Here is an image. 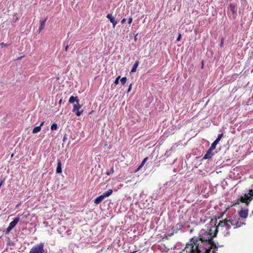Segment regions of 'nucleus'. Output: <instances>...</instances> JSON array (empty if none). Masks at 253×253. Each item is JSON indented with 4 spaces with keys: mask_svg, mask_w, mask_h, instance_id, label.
Here are the masks:
<instances>
[{
    "mask_svg": "<svg viewBox=\"0 0 253 253\" xmlns=\"http://www.w3.org/2000/svg\"><path fill=\"white\" fill-rule=\"evenodd\" d=\"M105 193L106 196L109 197L113 193V190L112 189H109L108 191H106Z\"/></svg>",
    "mask_w": 253,
    "mask_h": 253,
    "instance_id": "obj_24",
    "label": "nucleus"
},
{
    "mask_svg": "<svg viewBox=\"0 0 253 253\" xmlns=\"http://www.w3.org/2000/svg\"><path fill=\"white\" fill-rule=\"evenodd\" d=\"M58 128L57 125L56 123H53L51 126V130H54Z\"/></svg>",
    "mask_w": 253,
    "mask_h": 253,
    "instance_id": "obj_21",
    "label": "nucleus"
},
{
    "mask_svg": "<svg viewBox=\"0 0 253 253\" xmlns=\"http://www.w3.org/2000/svg\"><path fill=\"white\" fill-rule=\"evenodd\" d=\"M1 45L5 46L6 44H4L3 42L1 43Z\"/></svg>",
    "mask_w": 253,
    "mask_h": 253,
    "instance_id": "obj_39",
    "label": "nucleus"
},
{
    "mask_svg": "<svg viewBox=\"0 0 253 253\" xmlns=\"http://www.w3.org/2000/svg\"><path fill=\"white\" fill-rule=\"evenodd\" d=\"M83 112V110H82V111H79V110L77 111V112H75V113H76V115L77 116H81V114H82Z\"/></svg>",
    "mask_w": 253,
    "mask_h": 253,
    "instance_id": "obj_28",
    "label": "nucleus"
},
{
    "mask_svg": "<svg viewBox=\"0 0 253 253\" xmlns=\"http://www.w3.org/2000/svg\"><path fill=\"white\" fill-rule=\"evenodd\" d=\"M29 253H50L44 252V243H40L35 245L30 250Z\"/></svg>",
    "mask_w": 253,
    "mask_h": 253,
    "instance_id": "obj_4",
    "label": "nucleus"
},
{
    "mask_svg": "<svg viewBox=\"0 0 253 253\" xmlns=\"http://www.w3.org/2000/svg\"><path fill=\"white\" fill-rule=\"evenodd\" d=\"M239 219H237L236 217H230L229 219H224V221H227V224L232 225L234 226V228L240 227L242 226V225L245 224L244 222H242L241 221H239Z\"/></svg>",
    "mask_w": 253,
    "mask_h": 253,
    "instance_id": "obj_3",
    "label": "nucleus"
},
{
    "mask_svg": "<svg viewBox=\"0 0 253 253\" xmlns=\"http://www.w3.org/2000/svg\"><path fill=\"white\" fill-rule=\"evenodd\" d=\"M239 214L242 218H246L248 215V210L247 209L242 208L241 211L239 212Z\"/></svg>",
    "mask_w": 253,
    "mask_h": 253,
    "instance_id": "obj_5",
    "label": "nucleus"
},
{
    "mask_svg": "<svg viewBox=\"0 0 253 253\" xmlns=\"http://www.w3.org/2000/svg\"><path fill=\"white\" fill-rule=\"evenodd\" d=\"M213 150V149H211V148L210 147V148L207 151L206 154L204 156L203 159H209L211 158L213 155V153H212V151Z\"/></svg>",
    "mask_w": 253,
    "mask_h": 253,
    "instance_id": "obj_7",
    "label": "nucleus"
},
{
    "mask_svg": "<svg viewBox=\"0 0 253 253\" xmlns=\"http://www.w3.org/2000/svg\"><path fill=\"white\" fill-rule=\"evenodd\" d=\"M223 41L222 40L221 42V46L222 45V44H223Z\"/></svg>",
    "mask_w": 253,
    "mask_h": 253,
    "instance_id": "obj_41",
    "label": "nucleus"
},
{
    "mask_svg": "<svg viewBox=\"0 0 253 253\" xmlns=\"http://www.w3.org/2000/svg\"><path fill=\"white\" fill-rule=\"evenodd\" d=\"M136 40H137V38H136V36L134 37V40H135V41H136Z\"/></svg>",
    "mask_w": 253,
    "mask_h": 253,
    "instance_id": "obj_42",
    "label": "nucleus"
},
{
    "mask_svg": "<svg viewBox=\"0 0 253 253\" xmlns=\"http://www.w3.org/2000/svg\"><path fill=\"white\" fill-rule=\"evenodd\" d=\"M226 221H220L215 227V232L220 231L224 236L229 235V229L231 228L230 224H227Z\"/></svg>",
    "mask_w": 253,
    "mask_h": 253,
    "instance_id": "obj_2",
    "label": "nucleus"
},
{
    "mask_svg": "<svg viewBox=\"0 0 253 253\" xmlns=\"http://www.w3.org/2000/svg\"><path fill=\"white\" fill-rule=\"evenodd\" d=\"M17 15H17V13H15V14H14V17H15V21H14V22H16V21H17L19 20V17H18Z\"/></svg>",
    "mask_w": 253,
    "mask_h": 253,
    "instance_id": "obj_31",
    "label": "nucleus"
},
{
    "mask_svg": "<svg viewBox=\"0 0 253 253\" xmlns=\"http://www.w3.org/2000/svg\"><path fill=\"white\" fill-rule=\"evenodd\" d=\"M82 107V105L79 104V102L76 103L75 104H74L73 106V109L72 111L73 112H76V111H78L81 109Z\"/></svg>",
    "mask_w": 253,
    "mask_h": 253,
    "instance_id": "obj_13",
    "label": "nucleus"
},
{
    "mask_svg": "<svg viewBox=\"0 0 253 253\" xmlns=\"http://www.w3.org/2000/svg\"><path fill=\"white\" fill-rule=\"evenodd\" d=\"M181 34H179L178 37H177V38L176 39V41H179L180 40V39H181Z\"/></svg>",
    "mask_w": 253,
    "mask_h": 253,
    "instance_id": "obj_34",
    "label": "nucleus"
},
{
    "mask_svg": "<svg viewBox=\"0 0 253 253\" xmlns=\"http://www.w3.org/2000/svg\"><path fill=\"white\" fill-rule=\"evenodd\" d=\"M12 229V228L8 226L5 230V234H8Z\"/></svg>",
    "mask_w": 253,
    "mask_h": 253,
    "instance_id": "obj_26",
    "label": "nucleus"
},
{
    "mask_svg": "<svg viewBox=\"0 0 253 253\" xmlns=\"http://www.w3.org/2000/svg\"><path fill=\"white\" fill-rule=\"evenodd\" d=\"M253 198V189H250L248 193Z\"/></svg>",
    "mask_w": 253,
    "mask_h": 253,
    "instance_id": "obj_29",
    "label": "nucleus"
},
{
    "mask_svg": "<svg viewBox=\"0 0 253 253\" xmlns=\"http://www.w3.org/2000/svg\"><path fill=\"white\" fill-rule=\"evenodd\" d=\"M148 160V157H146L142 161V162H141V165L144 166V165L145 164V163H146V162Z\"/></svg>",
    "mask_w": 253,
    "mask_h": 253,
    "instance_id": "obj_30",
    "label": "nucleus"
},
{
    "mask_svg": "<svg viewBox=\"0 0 253 253\" xmlns=\"http://www.w3.org/2000/svg\"><path fill=\"white\" fill-rule=\"evenodd\" d=\"M126 77H123L121 79V82L123 85H124L126 83Z\"/></svg>",
    "mask_w": 253,
    "mask_h": 253,
    "instance_id": "obj_23",
    "label": "nucleus"
},
{
    "mask_svg": "<svg viewBox=\"0 0 253 253\" xmlns=\"http://www.w3.org/2000/svg\"><path fill=\"white\" fill-rule=\"evenodd\" d=\"M114 172L113 168H112L109 171L106 172V174L109 175Z\"/></svg>",
    "mask_w": 253,
    "mask_h": 253,
    "instance_id": "obj_25",
    "label": "nucleus"
},
{
    "mask_svg": "<svg viewBox=\"0 0 253 253\" xmlns=\"http://www.w3.org/2000/svg\"><path fill=\"white\" fill-rule=\"evenodd\" d=\"M47 17H46L44 19H41L40 20V26L39 28V32H41L42 30L44 28L46 21L47 20Z\"/></svg>",
    "mask_w": 253,
    "mask_h": 253,
    "instance_id": "obj_9",
    "label": "nucleus"
},
{
    "mask_svg": "<svg viewBox=\"0 0 253 253\" xmlns=\"http://www.w3.org/2000/svg\"><path fill=\"white\" fill-rule=\"evenodd\" d=\"M62 102V99H60V101H59V103H61Z\"/></svg>",
    "mask_w": 253,
    "mask_h": 253,
    "instance_id": "obj_43",
    "label": "nucleus"
},
{
    "mask_svg": "<svg viewBox=\"0 0 253 253\" xmlns=\"http://www.w3.org/2000/svg\"><path fill=\"white\" fill-rule=\"evenodd\" d=\"M139 64V61L138 60L136 61L133 65V67L131 70V72L133 73L135 72L136 70V69L138 66Z\"/></svg>",
    "mask_w": 253,
    "mask_h": 253,
    "instance_id": "obj_16",
    "label": "nucleus"
},
{
    "mask_svg": "<svg viewBox=\"0 0 253 253\" xmlns=\"http://www.w3.org/2000/svg\"><path fill=\"white\" fill-rule=\"evenodd\" d=\"M173 152V151L172 148H171L169 150L166 151L165 156L167 157H168L170 155L171 153H172Z\"/></svg>",
    "mask_w": 253,
    "mask_h": 253,
    "instance_id": "obj_19",
    "label": "nucleus"
},
{
    "mask_svg": "<svg viewBox=\"0 0 253 253\" xmlns=\"http://www.w3.org/2000/svg\"><path fill=\"white\" fill-rule=\"evenodd\" d=\"M66 139H67V137H66V135H64V136L63 137V142H65Z\"/></svg>",
    "mask_w": 253,
    "mask_h": 253,
    "instance_id": "obj_38",
    "label": "nucleus"
},
{
    "mask_svg": "<svg viewBox=\"0 0 253 253\" xmlns=\"http://www.w3.org/2000/svg\"><path fill=\"white\" fill-rule=\"evenodd\" d=\"M132 22V18L131 17H130L128 19V23L129 24H130Z\"/></svg>",
    "mask_w": 253,
    "mask_h": 253,
    "instance_id": "obj_32",
    "label": "nucleus"
},
{
    "mask_svg": "<svg viewBox=\"0 0 253 253\" xmlns=\"http://www.w3.org/2000/svg\"><path fill=\"white\" fill-rule=\"evenodd\" d=\"M143 166V165L140 164V166L135 170V172H137V171L139 170Z\"/></svg>",
    "mask_w": 253,
    "mask_h": 253,
    "instance_id": "obj_33",
    "label": "nucleus"
},
{
    "mask_svg": "<svg viewBox=\"0 0 253 253\" xmlns=\"http://www.w3.org/2000/svg\"><path fill=\"white\" fill-rule=\"evenodd\" d=\"M43 124L44 122H42L40 126L35 127L32 132L33 133H37L39 132L41 130V126L43 125Z\"/></svg>",
    "mask_w": 253,
    "mask_h": 253,
    "instance_id": "obj_12",
    "label": "nucleus"
},
{
    "mask_svg": "<svg viewBox=\"0 0 253 253\" xmlns=\"http://www.w3.org/2000/svg\"><path fill=\"white\" fill-rule=\"evenodd\" d=\"M239 202L246 203L247 204V206H248V204L247 202L246 201V199L244 197H243V195L241 196L240 197V198L237 200V204H239Z\"/></svg>",
    "mask_w": 253,
    "mask_h": 253,
    "instance_id": "obj_17",
    "label": "nucleus"
},
{
    "mask_svg": "<svg viewBox=\"0 0 253 253\" xmlns=\"http://www.w3.org/2000/svg\"><path fill=\"white\" fill-rule=\"evenodd\" d=\"M216 234L215 227L202 229L199 237L192 238L180 253H216L218 247H220L212 242Z\"/></svg>",
    "mask_w": 253,
    "mask_h": 253,
    "instance_id": "obj_1",
    "label": "nucleus"
},
{
    "mask_svg": "<svg viewBox=\"0 0 253 253\" xmlns=\"http://www.w3.org/2000/svg\"><path fill=\"white\" fill-rule=\"evenodd\" d=\"M218 142L217 141H216L215 140L213 141V142L211 144L210 148L211 149L214 150L215 149L216 146Z\"/></svg>",
    "mask_w": 253,
    "mask_h": 253,
    "instance_id": "obj_20",
    "label": "nucleus"
},
{
    "mask_svg": "<svg viewBox=\"0 0 253 253\" xmlns=\"http://www.w3.org/2000/svg\"><path fill=\"white\" fill-rule=\"evenodd\" d=\"M243 197H244L246 199V200L248 204L253 199L252 197L248 193H245L243 195Z\"/></svg>",
    "mask_w": 253,
    "mask_h": 253,
    "instance_id": "obj_15",
    "label": "nucleus"
},
{
    "mask_svg": "<svg viewBox=\"0 0 253 253\" xmlns=\"http://www.w3.org/2000/svg\"><path fill=\"white\" fill-rule=\"evenodd\" d=\"M104 198L103 197V196L101 195L100 196L97 197L94 200V203L96 204H100Z\"/></svg>",
    "mask_w": 253,
    "mask_h": 253,
    "instance_id": "obj_14",
    "label": "nucleus"
},
{
    "mask_svg": "<svg viewBox=\"0 0 253 253\" xmlns=\"http://www.w3.org/2000/svg\"><path fill=\"white\" fill-rule=\"evenodd\" d=\"M229 7H230V10H231L233 14H235L236 13V6L234 4L230 3L229 4Z\"/></svg>",
    "mask_w": 253,
    "mask_h": 253,
    "instance_id": "obj_18",
    "label": "nucleus"
},
{
    "mask_svg": "<svg viewBox=\"0 0 253 253\" xmlns=\"http://www.w3.org/2000/svg\"><path fill=\"white\" fill-rule=\"evenodd\" d=\"M68 46L67 45L65 47V50L67 51V49H68Z\"/></svg>",
    "mask_w": 253,
    "mask_h": 253,
    "instance_id": "obj_40",
    "label": "nucleus"
},
{
    "mask_svg": "<svg viewBox=\"0 0 253 253\" xmlns=\"http://www.w3.org/2000/svg\"><path fill=\"white\" fill-rule=\"evenodd\" d=\"M131 86H132V84H130L129 85V87H128V88L127 90V92H129L131 90Z\"/></svg>",
    "mask_w": 253,
    "mask_h": 253,
    "instance_id": "obj_35",
    "label": "nucleus"
},
{
    "mask_svg": "<svg viewBox=\"0 0 253 253\" xmlns=\"http://www.w3.org/2000/svg\"><path fill=\"white\" fill-rule=\"evenodd\" d=\"M126 21V18H124L121 21V23L122 24H124Z\"/></svg>",
    "mask_w": 253,
    "mask_h": 253,
    "instance_id": "obj_37",
    "label": "nucleus"
},
{
    "mask_svg": "<svg viewBox=\"0 0 253 253\" xmlns=\"http://www.w3.org/2000/svg\"><path fill=\"white\" fill-rule=\"evenodd\" d=\"M223 136V133H220V134H218V136H217V137L216 138V139H215L216 141H217V142H219V141L220 140L221 138Z\"/></svg>",
    "mask_w": 253,
    "mask_h": 253,
    "instance_id": "obj_22",
    "label": "nucleus"
},
{
    "mask_svg": "<svg viewBox=\"0 0 253 253\" xmlns=\"http://www.w3.org/2000/svg\"><path fill=\"white\" fill-rule=\"evenodd\" d=\"M120 78V76H118V77L116 78V79H115V81L114 82V84L117 85L119 84V79Z\"/></svg>",
    "mask_w": 253,
    "mask_h": 253,
    "instance_id": "obj_27",
    "label": "nucleus"
},
{
    "mask_svg": "<svg viewBox=\"0 0 253 253\" xmlns=\"http://www.w3.org/2000/svg\"><path fill=\"white\" fill-rule=\"evenodd\" d=\"M101 195L103 196V197L104 199H105L106 197H108L107 196H106V194H105V192H104V193H103Z\"/></svg>",
    "mask_w": 253,
    "mask_h": 253,
    "instance_id": "obj_36",
    "label": "nucleus"
},
{
    "mask_svg": "<svg viewBox=\"0 0 253 253\" xmlns=\"http://www.w3.org/2000/svg\"><path fill=\"white\" fill-rule=\"evenodd\" d=\"M19 220H20L19 217H15L14 218L13 220L10 222L8 226L13 229L16 226V225L17 224V223L18 222Z\"/></svg>",
    "mask_w": 253,
    "mask_h": 253,
    "instance_id": "obj_8",
    "label": "nucleus"
},
{
    "mask_svg": "<svg viewBox=\"0 0 253 253\" xmlns=\"http://www.w3.org/2000/svg\"><path fill=\"white\" fill-rule=\"evenodd\" d=\"M106 17L109 20L110 22L112 23L113 27L114 28L118 23L117 21L115 20V18L111 14H108Z\"/></svg>",
    "mask_w": 253,
    "mask_h": 253,
    "instance_id": "obj_6",
    "label": "nucleus"
},
{
    "mask_svg": "<svg viewBox=\"0 0 253 253\" xmlns=\"http://www.w3.org/2000/svg\"><path fill=\"white\" fill-rule=\"evenodd\" d=\"M62 172L61 163L60 160H57V167L56 168V173H60Z\"/></svg>",
    "mask_w": 253,
    "mask_h": 253,
    "instance_id": "obj_11",
    "label": "nucleus"
},
{
    "mask_svg": "<svg viewBox=\"0 0 253 253\" xmlns=\"http://www.w3.org/2000/svg\"><path fill=\"white\" fill-rule=\"evenodd\" d=\"M75 102L76 103L79 102V100L78 97H77V96L75 97L74 96H71L69 98V102L70 103L73 104Z\"/></svg>",
    "mask_w": 253,
    "mask_h": 253,
    "instance_id": "obj_10",
    "label": "nucleus"
},
{
    "mask_svg": "<svg viewBox=\"0 0 253 253\" xmlns=\"http://www.w3.org/2000/svg\"><path fill=\"white\" fill-rule=\"evenodd\" d=\"M252 213L253 214V211H252Z\"/></svg>",
    "mask_w": 253,
    "mask_h": 253,
    "instance_id": "obj_44",
    "label": "nucleus"
}]
</instances>
